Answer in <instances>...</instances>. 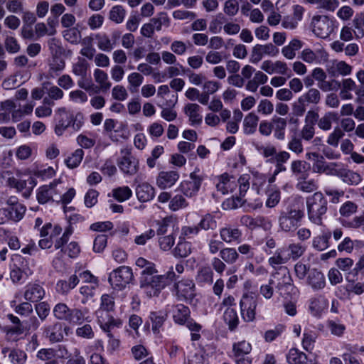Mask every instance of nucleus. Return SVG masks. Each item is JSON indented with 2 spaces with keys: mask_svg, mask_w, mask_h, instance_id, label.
Wrapping results in <instances>:
<instances>
[{
  "mask_svg": "<svg viewBox=\"0 0 364 364\" xmlns=\"http://www.w3.org/2000/svg\"><path fill=\"white\" fill-rule=\"evenodd\" d=\"M114 299L109 294H103L101 296L100 309L97 311V321L100 328L104 331H107L113 327H119L122 324L120 319L114 318L110 312L114 309Z\"/></svg>",
  "mask_w": 364,
  "mask_h": 364,
  "instance_id": "nucleus-1",
  "label": "nucleus"
},
{
  "mask_svg": "<svg viewBox=\"0 0 364 364\" xmlns=\"http://www.w3.org/2000/svg\"><path fill=\"white\" fill-rule=\"evenodd\" d=\"M327 200L321 192L314 193L306 200L309 219L314 224L321 225L323 215L327 211Z\"/></svg>",
  "mask_w": 364,
  "mask_h": 364,
  "instance_id": "nucleus-2",
  "label": "nucleus"
},
{
  "mask_svg": "<svg viewBox=\"0 0 364 364\" xmlns=\"http://www.w3.org/2000/svg\"><path fill=\"white\" fill-rule=\"evenodd\" d=\"M66 188L60 180H54L48 185L39 187L36 193V198L39 203L46 204L49 202L58 203L61 198V192H64Z\"/></svg>",
  "mask_w": 364,
  "mask_h": 364,
  "instance_id": "nucleus-3",
  "label": "nucleus"
},
{
  "mask_svg": "<svg viewBox=\"0 0 364 364\" xmlns=\"http://www.w3.org/2000/svg\"><path fill=\"white\" fill-rule=\"evenodd\" d=\"M58 114L60 119L55 127V133L58 136H61L69 127H72L74 130H78L83 124V115L80 112L74 115L65 108H60Z\"/></svg>",
  "mask_w": 364,
  "mask_h": 364,
  "instance_id": "nucleus-4",
  "label": "nucleus"
},
{
  "mask_svg": "<svg viewBox=\"0 0 364 364\" xmlns=\"http://www.w3.org/2000/svg\"><path fill=\"white\" fill-rule=\"evenodd\" d=\"M237 183L239 186L240 196L233 197L231 200L232 208H237L242 206L245 203L250 208L255 210L262 206V201L259 199H256L254 202H252L248 199H243L247 191L249 189V177L248 176H242L237 180Z\"/></svg>",
  "mask_w": 364,
  "mask_h": 364,
  "instance_id": "nucleus-5",
  "label": "nucleus"
},
{
  "mask_svg": "<svg viewBox=\"0 0 364 364\" xmlns=\"http://www.w3.org/2000/svg\"><path fill=\"white\" fill-rule=\"evenodd\" d=\"M132 279V269L127 266H121L109 274L108 282L112 288L121 290L125 288Z\"/></svg>",
  "mask_w": 364,
  "mask_h": 364,
  "instance_id": "nucleus-6",
  "label": "nucleus"
},
{
  "mask_svg": "<svg viewBox=\"0 0 364 364\" xmlns=\"http://www.w3.org/2000/svg\"><path fill=\"white\" fill-rule=\"evenodd\" d=\"M312 32L318 38H328L334 30V23L328 16L316 15L313 16L311 22Z\"/></svg>",
  "mask_w": 364,
  "mask_h": 364,
  "instance_id": "nucleus-7",
  "label": "nucleus"
},
{
  "mask_svg": "<svg viewBox=\"0 0 364 364\" xmlns=\"http://www.w3.org/2000/svg\"><path fill=\"white\" fill-rule=\"evenodd\" d=\"M121 156L117 160L120 171L126 176L135 175L139 168V164L132 154L131 149L124 148L121 150Z\"/></svg>",
  "mask_w": 364,
  "mask_h": 364,
  "instance_id": "nucleus-8",
  "label": "nucleus"
},
{
  "mask_svg": "<svg viewBox=\"0 0 364 364\" xmlns=\"http://www.w3.org/2000/svg\"><path fill=\"white\" fill-rule=\"evenodd\" d=\"M163 277L155 275L154 277H141L140 280V287L149 297L157 296L162 289L167 286Z\"/></svg>",
  "mask_w": 364,
  "mask_h": 364,
  "instance_id": "nucleus-9",
  "label": "nucleus"
},
{
  "mask_svg": "<svg viewBox=\"0 0 364 364\" xmlns=\"http://www.w3.org/2000/svg\"><path fill=\"white\" fill-rule=\"evenodd\" d=\"M240 313L245 322H252L255 319L257 297L253 294H244L240 302Z\"/></svg>",
  "mask_w": 364,
  "mask_h": 364,
  "instance_id": "nucleus-10",
  "label": "nucleus"
},
{
  "mask_svg": "<svg viewBox=\"0 0 364 364\" xmlns=\"http://www.w3.org/2000/svg\"><path fill=\"white\" fill-rule=\"evenodd\" d=\"M304 212L299 209H291L288 212L282 213L279 216V226L285 232L295 230Z\"/></svg>",
  "mask_w": 364,
  "mask_h": 364,
  "instance_id": "nucleus-11",
  "label": "nucleus"
},
{
  "mask_svg": "<svg viewBox=\"0 0 364 364\" xmlns=\"http://www.w3.org/2000/svg\"><path fill=\"white\" fill-rule=\"evenodd\" d=\"M39 231L40 236L42 237L38 242L39 247L41 249H48L52 247L53 240L61 234L62 228L48 223L44 225Z\"/></svg>",
  "mask_w": 364,
  "mask_h": 364,
  "instance_id": "nucleus-12",
  "label": "nucleus"
},
{
  "mask_svg": "<svg viewBox=\"0 0 364 364\" xmlns=\"http://www.w3.org/2000/svg\"><path fill=\"white\" fill-rule=\"evenodd\" d=\"M272 276V279L277 281V288L281 291V294H287L294 289L292 279L287 267L280 266Z\"/></svg>",
  "mask_w": 364,
  "mask_h": 364,
  "instance_id": "nucleus-13",
  "label": "nucleus"
},
{
  "mask_svg": "<svg viewBox=\"0 0 364 364\" xmlns=\"http://www.w3.org/2000/svg\"><path fill=\"white\" fill-rule=\"evenodd\" d=\"M190 178L189 181H182L180 185L181 191L188 197H192L197 193L203 180V178L196 171L190 174Z\"/></svg>",
  "mask_w": 364,
  "mask_h": 364,
  "instance_id": "nucleus-14",
  "label": "nucleus"
},
{
  "mask_svg": "<svg viewBox=\"0 0 364 364\" xmlns=\"http://www.w3.org/2000/svg\"><path fill=\"white\" fill-rule=\"evenodd\" d=\"M278 53L279 50L271 43L265 45L257 44L252 48L250 62L252 63H257L262 60L264 55L275 56Z\"/></svg>",
  "mask_w": 364,
  "mask_h": 364,
  "instance_id": "nucleus-15",
  "label": "nucleus"
},
{
  "mask_svg": "<svg viewBox=\"0 0 364 364\" xmlns=\"http://www.w3.org/2000/svg\"><path fill=\"white\" fill-rule=\"evenodd\" d=\"M175 289L181 299H191L195 296V284L191 279H181L175 284Z\"/></svg>",
  "mask_w": 364,
  "mask_h": 364,
  "instance_id": "nucleus-16",
  "label": "nucleus"
},
{
  "mask_svg": "<svg viewBox=\"0 0 364 364\" xmlns=\"http://www.w3.org/2000/svg\"><path fill=\"white\" fill-rule=\"evenodd\" d=\"M112 37L114 38V40L111 39L106 33H99L95 34V38L97 41L98 48L105 52H110L115 47L116 41L119 37V33L115 32Z\"/></svg>",
  "mask_w": 364,
  "mask_h": 364,
  "instance_id": "nucleus-17",
  "label": "nucleus"
},
{
  "mask_svg": "<svg viewBox=\"0 0 364 364\" xmlns=\"http://www.w3.org/2000/svg\"><path fill=\"white\" fill-rule=\"evenodd\" d=\"M328 73L331 76L348 75L352 72V67L343 60H332L327 68Z\"/></svg>",
  "mask_w": 364,
  "mask_h": 364,
  "instance_id": "nucleus-18",
  "label": "nucleus"
},
{
  "mask_svg": "<svg viewBox=\"0 0 364 364\" xmlns=\"http://www.w3.org/2000/svg\"><path fill=\"white\" fill-rule=\"evenodd\" d=\"M261 69L269 74L278 73L281 75H286L289 70L287 63L280 60L275 62L264 60L261 65Z\"/></svg>",
  "mask_w": 364,
  "mask_h": 364,
  "instance_id": "nucleus-19",
  "label": "nucleus"
},
{
  "mask_svg": "<svg viewBox=\"0 0 364 364\" xmlns=\"http://www.w3.org/2000/svg\"><path fill=\"white\" fill-rule=\"evenodd\" d=\"M237 186V180L232 176L224 173L220 176L219 182L217 184V189L223 194L232 192Z\"/></svg>",
  "mask_w": 364,
  "mask_h": 364,
  "instance_id": "nucleus-20",
  "label": "nucleus"
},
{
  "mask_svg": "<svg viewBox=\"0 0 364 364\" xmlns=\"http://www.w3.org/2000/svg\"><path fill=\"white\" fill-rule=\"evenodd\" d=\"M178 172L174 171H162L157 178V185L161 189L171 187L178 179Z\"/></svg>",
  "mask_w": 364,
  "mask_h": 364,
  "instance_id": "nucleus-21",
  "label": "nucleus"
},
{
  "mask_svg": "<svg viewBox=\"0 0 364 364\" xmlns=\"http://www.w3.org/2000/svg\"><path fill=\"white\" fill-rule=\"evenodd\" d=\"M44 296L43 288L37 284L28 285L24 293L25 299L31 302H37L41 300Z\"/></svg>",
  "mask_w": 364,
  "mask_h": 364,
  "instance_id": "nucleus-22",
  "label": "nucleus"
},
{
  "mask_svg": "<svg viewBox=\"0 0 364 364\" xmlns=\"http://www.w3.org/2000/svg\"><path fill=\"white\" fill-rule=\"evenodd\" d=\"M200 109V107L195 103H188L184 107V113L188 117L191 124H200L202 122Z\"/></svg>",
  "mask_w": 364,
  "mask_h": 364,
  "instance_id": "nucleus-23",
  "label": "nucleus"
},
{
  "mask_svg": "<svg viewBox=\"0 0 364 364\" xmlns=\"http://www.w3.org/2000/svg\"><path fill=\"white\" fill-rule=\"evenodd\" d=\"M308 284L314 290H320L325 287L326 281L324 275L317 269H312L307 279Z\"/></svg>",
  "mask_w": 364,
  "mask_h": 364,
  "instance_id": "nucleus-24",
  "label": "nucleus"
},
{
  "mask_svg": "<svg viewBox=\"0 0 364 364\" xmlns=\"http://www.w3.org/2000/svg\"><path fill=\"white\" fill-rule=\"evenodd\" d=\"M338 177L349 186H357L362 181V177L358 173L346 168L340 169Z\"/></svg>",
  "mask_w": 364,
  "mask_h": 364,
  "instance_id": "nucleus-25",
  "label": "nucleus"
},
{
  "mask_svg": "<svg viewBox=\"0 0 364 364\" xmlns=\"http://www.w3.org/2000/svg\"><path fill=\"white\" fill-rule=\"evenodd\" d=\"M289 364H312L307 355L296 348H291L287 355Z\"/></svg>",
  "mask_w": 364,
  "mask_h": 364,
  "instance_id": "nucleus-26",
  "label": "nucleus"
},
{
  "mask_svg": "<svg viewBox=\"0 0 364 364\" xmlns=\"http://www.w3.org/2000/svg\"><path fill=\"white\" fill-rule=\"evenodd\" d=\"M272 122L274 137L278 140H284L287 125V120L284 118L274 117L272 118Z\"/></svg>",
  "mask_w": 364,
  "mask_h": 364,
  "instance_id": "nucleus-27",
  "label": "nucleus"
},
{
  "mask_svg": "<svg viewBox=\"0 0 364 364\" xmlns=\"http://www.w3.org/2000/svg\"><path fill=\"white\" fill-rule=\"evenodd\" d=\"M220 236L222 240L227 243L235 241L239 242L242 232L238 228H232L230 227L223 228L220 230Z\"/></svg>",
  "mask_w": 364,
  "mask_h": 364,
  "instance_id": "nucleus-28",
  "label": "nucleus"
},
{
  "mask_svg": "<svg viewBox=\"0 0 364 364\" xmlns=\"http://www.w3.org/2000/svg\"><path fill=\"white\" fill-rule=\"evenodd\" d=\"M136 195L140 201L146 202L154 197V189L150 184L143 183L136 187Z\"/></svg>",
  "mask_w": 364,
  "mask_h": 364,
  "instance_id": "nucleus-29",
  "label": "nucleus"
},
{
  "mask_svg": "<svg viewBox=\"0 0 364 364\" xmlns=\"http://www.w3.org/2000/svg\"><path fill=\"white\" fill-rule=\"evenodd\" d=\"M309 169V165L304 161L295 160L291 164V172L298 178L308 177Z\"/></svg>",
  "mask_w": 364,
  "mask_h": 364,
  "instance_id": "nucleus-30",
  "label": "nucleus"
},
{
  "mask_svg": "<svg viewBox=\"0 0 364 364\" xmlns=\"http://www.w3.org/2000/svg\"><path fill=\"white\" fill-rule=\"evenodd\" d=\"M213 272L208 266L201 267L197 272L196 280L200 284H211L213 282Z\"/></svg>",
  "mask_w": 364,
  "mask_h": 364,
  "instance_id": "nucleus-31",
  "label": "nucleus"
},
{
  "mask_svg": "<svg viewBox=\"0 0 364 364\" xmlns=\"http://www.w3.org/2000/svg\"><path fill=\"white\" fill-rule=\"evenodd\" d=\"M79 277L76 274L71 275L68 280L62 279L57 283V289L61 294H67L74 289L79 283Z\"/></svg>",
  "mask_w": 364,
  "mask_h": 364,
  "instance_id": "nucleus-32",
  "label": "nucleus"
},
{
  "mask_svg": "<svg viewBox=\"0 0 364 364\" xmlns=\"http://www.w3.org/2000/svg\"><path fill=\"white\" fill-rule=\"evenodd\" d=\"M45 333L46 337L52 342H58L63 338L62 325L60 323H55L46 327Z\"/></svg>",
  "mask_w": 364,
  "mask_h": 364,
  "instance_id": "nucleus-33",
  "label": "nucleus"
},
{
  "mask_svg": "<svg viewBox=\"0 0 364 364\" xmlns=\"http://www.w3.org/2000/svg\"><path fill=\"white\" fill-rule=\"evenodd\" d=\"M259 117L250 112L245 116L243 120V130L245 134H252L256 132Z\"/></svg>",
  "mask_w": 364,
  "mask_h": 364,
  "instance_id": "nucleus-34",
  "label": "nucleus"
},
{
  "mask_svg": "<svg viewBox=\"0 0 364 364\" xmlns=\"http://www.w3.org/2000/svg\"><path fill=\"white\" fill-rule=\"evenodd\" d=\"M190 310L188 307L183 304H178L174 306L173 310V318L176 323L183 324L189 317Z\"/></svg>",
  "mask_w": 364,
  "mask_h": 364,
  "instance_id": "nucleus-35",
  "label": "nucleus"
},
{
  "mask_svg": "<svg viewBox=\"0 0 364 364\" xmlns=\"http://www.w3.org/2000/svg\"><path fill=\"white\" fill-rule=\"evenodd\" d=\"M223 320L228 325L230 331H234L238 326L239 318L235 309L228 307L223 313Z\"/></svg>",
  "mask_w": 364,
  "mask_h": 364,
  "instance_id": "nucleus-36",
  "label": "nucleus"
},
{
  "mask_svg": "<svg viewBox=\"0 0 364 364\" xmlns=\"http://www.w3.org/2000/svg\"><path fill=\"white\" fill-rule=\"evenodd\" d=\"M93 76L102 91H107L111 87L112 83L108 80V75L104 70L99 68L95 69Z\"/></svg>",
  "mask_w": 364,
  "mask_h": 364,
  "instance_id": "nucleus-37",
  "label": "nucleus"
},
{
  "mask_svg": "<svg viewBox=\"0 0 364 364\" xmlns=\"http://www.w3.org/2000/svg\"><path fill=\"white\" fill-rule=\"evenodd\" d=\"M220 256L226 264H233L239 259V253L233 247H224L220 250Z\"/></svg>",
  "mask_w": 364,
  "mask_h": 364,
  "instance_id": "nucleus-38",
  "label": "nucleus"
},
{
  "mask_svg": "<svg viewBox=\"0 0 364 364\" xmlns=\"http://www.w3.org/2000/svg\"><path fill=\"white\" fill-rule=\"evenodd\" d=\"M252 350V346L246 341L235 343L232 346V351L235 358L243 357L248 355Z\"/></svg>",
  "mask_w": 364,
  "mask_h": 364,
  "instance_id": "nucleus-39",
  "label": "nucleus"
},
{
  "mask_svg": "<svg viewBox=\"0 0 364 364\" xmlns=\"http://www.w3.org/2000/svg\"><path fill=\"white\" fill-rule=\"evenodd\" d=\"M331 236L330 232H323L321 235H318L313 239V247L318 251H323L329 246V239Z\"/></svg>",
  "mask_w": 364,
  "mask_h": 364,
  "instance_id": "nucleus-40",
  "label": "nucleus"
},
{
  "mask_svg": "<svg viewBox=\"0 0 364 364\" xmlns=\"http://www.w3.org/2000/svg\"><path fill=\"white\" fill-rule=\"evenodd\" d=\"M321 100V93L316 88H311L306 93L299 98V103L318 104Z\"/></svg>",
  "mask_w": 364,
  "mask_h": 364,
  "instance_id": "nucleus-41",
  "label": "nucleus"
},
{
  "mask_svg": "<svg viewBox=\"0 0 364 364\" xmlns=\"http://www.w3.org/2000/svg\"><path fill=\"white\" fill-rule=\"evenodd\" d=\"M127 11L121 5L114 6L109 13V18L119 24L124 21L126 16Z\"/></svg>",
  "mask_w": 364,
  "mask_h": 364,
  "instance_id": "nucleus-42",
  "label": "nucleus"
},
{
  "mask_svg": "<svg viewBox=\"0 0 364 364\" xmlns=\"http://www.w3.org/2000/svg\"><path fill=\"white\" fill-rule=\"evenodd\" d=\"M149 318L151 321L153 332L154 333H159L166 319V315L161 312H151Z\"/></svg>",
  "mask_w": 364,
  "mask_h": 364,
  "instance_id": "nucleus-43",
  "label": "nucleus"
},
{
  "mask_svg": "<svg viewBox=\"0 0 364 364\" xmlns=\"http://www.w3.org/2000/svg\"><path fill=\"white\" fill-rule=\"evenodd\" d=\"M326 306V301L321 296L311 299L309 309L314 316H318Z\"/></svg>",
  "mask_w": 364,
  "mask_h": 364,
  "instance_id": "nucleus-44",
  "label": "nucleus"
},
{
  "mask_svg": "<svg viewBox=\"0 0 364 364\" xmlns=\"http://www.w3.org/2000/svg\"><path fill=\"white\" fill-rule=\"evenodd\" d=\"M127 81L129 83V90L131 92H134L138 90L139 87L143 83L144 77L141 73L134 72L128 75Z\"/></svg>",
  "mask_w": 364,
  "mask_h": 364,
  "instance_id": "nucleus-45",
  "label": "nucleus"
},
{
  "mask_svg": "<svg viewBox=\"0 0 364 364\" xmlns=\"http://www.w3.org/2000/svg\"><path fill=\"white\" fill-rule=\"evenodd\" d=\"M8 359L11 364H24L27 355L23 350L14 348L8 354Z\"/></svg>",
  "mask_w": 364,
  "mask_h": 364,
  "instance_id": "nucleus-46",
  "label": "nucleus"
},
{
  "mask_svg": "<svg viewBox=\"0 0 364 364\" xmlns=\"http://www.w3.org/2000/svg\"><path fill=\"white\" fill-rule=\"evenodd\" d=\"M84 156V151L81 149H76L71 154L67 159H65V163L70 168H74L79 166L81 163Z\"/></svg>",
  "mask_w": 364,
  "mask_h": 364,
  "instance_id": "nucleus-47",
  "label": "nucleus"
},
{
  "mask_svg": "<svg viewBox=\"0 0 364 364\" xmlns=\"http://www.w3.org/2000/svg\"><path fill=\"white\" fill-rule=\"evenodd\" d=\"M6 209L8 213L7 219H11L14 221H19L21 220L26 212V207L21 203Z\"/></svg>",
  "mask_w": 364,
  "mask_h": 364,
  "instance_id": "nucleus-48",
  "label": "nucleus"
},
{
  "mask_svg": "<svg viewBox=\"0 0 364 364\" xmlns=\"http://www.w3.org/2000/svg\"><path fill=\"white\" fill-rule=\"evenodd\" d=\"M191 253V244L188 242H179L173 250L175 257L183 258Z\"/></svg>",
  "mask_w": 364,
  "mask_h": 364,
  "instance_id": "nucleus-49",
  "label": "nucleus"
},
{
  "mask_svg": "<svg viewBox=\"0 0 364 364\" xmlns=\"http://www.w3.org/2000/svg\"><path fill=\"white\" fill-rule=\"evenodd\" d=\"M308 177H302L301 178H298V183L296 184V188L306 193L312 192L317 189L318 186L316 182L313 180H306Z\"/></svg>",
  "mask_w": 364,
  "mask_h": 364,
  "instance_id": "nucleus-50",
  "label": "nucleus"
},
{
  "mask_svg": "<svg viewBox=\"0 0 364 364\" xmlns=\"http://www.w3.org/2000/svg\"><path fill=\"white\" fill-rule=\"evenodd\" d=\"M267 199L266 206L268 208L275 207L280 200V191L274 187H269L267 191Z\"/></svg>",
  "mask_w": 364,
  "mask_h": 364,
  "instance_id": "nucleus-51",
  "label": "nucleus"
},
{
  "mask_svg": "<svg viewBox=\"0 0 364 364\" xmlns=\"http://www.w3.org/2000/svg\"><path fill=\"white\" fill-rule=\"evenodd\" d=\"M284 251V248H279L276 250L274 255L269 258L268 262L270 266L276 268V266L285 264L289 260L287 256L283 255Z\"/></svg>",
  "mask_w": 364,
  "mask_h": 364,
  "instance_id": "nucleus-52",
  "label": "nucleus"
},
{
  "mask_svg": "<svg viewBox=\"0 0 364 364\" xmlns=\"http://www.w3.org/2000/svg\"><path fill=\"white\" fill-rule=\"evenodd\" d=\"M63 36L67 41L72 44L79 43L81 39L80 31L75 27L65 30L63 32Z\"/></svg>",
  "mask_w": 364,
  "mask_h": 364,
  "instance_id": "nucleus-53",
  "label": "nucleus"
},
{
  "mask_svg": "<svg viewBox=\"0 0 364 364\" xmlns=\"http://www.w3.org/2000/svg\"><path fill=\"white\" fill-rule=\"evenodd\" d=\"M85 314L86 312L81 309H71L67 321L73 324H81L86 319Z\"/></svg>",
  "mask_w": 364,
  "mask_h": 364,
  "instance_id": "nucleus-54",
  "label": "nucleus"
},
{
  "mask_svg": "<svg viewBox=\"0 0 364 364\" xmlns=\"http://www.w3.org/2000/svg\"><path fill=\"white\" fill-rule=\"evenodd\" d=\"M70 310L65 304L58 303L53 308V314L57 319L67 321Z\"/></svg>",
  "mask_w": 364,
  "mask_h": 364,
  "instance_id": "nucleus-55",
  "label": "nucleus"
},
{
  "mask_svg": "<svg viewBox=\"0 0 364 364\" xmlns=\"http://www.w3.org/2000/svg\"><path fill=\"white\" fill-rule=\"evenodd\" d=\"M289 252L287 257L289 259L296 260L301 257L306 251V247L300 243H291L288 246Z\"/></svg>",
  "mask_w": 364,
  "mask_h": 364,
  "instance_id": "nucleus-56",
  "label": "nucleus"
},
{
  "mask_svg": "<svg viewBox=\"0 0 364 364\" xmlns=\"http://www.w3.org/2000/svg\"><path fill=\"white\" fill-rule=\"evenodd\" d=\"M132 195V191L128 186L119 187L112 191L113 197L119 202L128 200Z\"/></svg>",
  "mask_w": 364,
  "mask_h": 364,
  "instance_id": "nucleus-57",
  "label": "nucleus"
},
{
  "mask_svg": "<svg viewBox=\"0 0 364 364\" xmlns=\"http://www.w3.org/2000/svg\"><path fill=\"white\" fill-rule=\"evenodd\" d=\"M205 353L198 350L190 352L185 360L184 364H204Z\"/></svg>",
  "mask_w": 364,
  "mask_h": 364,
  "instance_id": "nucleus-58",
  "label": "nucleus"
},
{
  "mask_svg": "<svg viewBox=\"0 0 364 364\" xmlns=\"http://www.w3.org/2000/svg\"><path fill=\"white\" fill-rule=\"evenodd\" d=\"M88 67L89 64L84 58H79L73 66V72L75 75L83 79L87 75Z\"/></svg>",
  "mask_w": 364,
  "mask_h": 364,
  "instance_id": "nucleus-59",
  "label": "nucleus"
},
{
  "mask_svg": "<svg viewBox=\"0 0 364 364\" xmlns=\"http://www.w3.org/2000/svg\"><path fill=\"white\" fill-rule=\"evenodd\" d=\"M336 118V114L333 112H327L318 122V127L323 130L328 131L331 129L332 121Z\"/></svg>",
  "mask_w": 364,
  "mask_h": 364,
  "instance_id": "nucleus-60",
  "label": "nucleus"
},
{
  "mask_svg": "<svg viewBox=\"0 0 364 364\" xmlns=\"http://www.w3.org/2000/svg\"><path fill=\"white\" fill-rule=\"evenodd\" d=\"M344 132L338 127L334 128L333 131L327 138V144L331 146L337 147L339 141L343 137Z\"/></svg>",
  "mask_w": 364,
  "mask_h": 364,
  "instance_id": "nucleus-61",
  "label": "nucleus"
},
{
  "mask_svg": "<svg viewBox=\"0 0 364 364\" xmlns=\"http://www.w3.org/2000/svg\"><path fill=\"white\" fill-rule=\"evenodd\" d=\"M188 203L186 198L181 195H176L171 198L169 208L173 211H177L179 209L186 208Z\"/></svg>",
  "mask_w": 364,
  "mask_h": 364,
  "instance_id": "nucleus-62",
  "label": "nucleus"
},
{
  "mask_svg": "<svg viewBox=\"0 0 364 364\" xmlns=\"http://www.w3.org/2000/svg\"><path fill=\"white\" fill-rule=\"evenodd\" d=\"M318 87L323 92H329L338 90L341 87V83L333 79L331 80L323 79V81H321L318 83Z\"/></svg>",
  "mask_w": 364,
  "mask_h": 364,
  "instance_id": "nucleus-63",
  "label": "nucleus"
},
{
  "mask_svg": "<svg viewBox=\"0 0 364 364\" xmlns=\"http://www.w3.org/2000/svg\"><path fill=\"white\" fill-rule=\"evenodd\" d=\"M75 333L78 337L85 339H92L95 336L94 331L90 324H85L81 327H78Z\"/></svg>",
  "mask_w": 364,
  "mask_h": 364,
  "instance_id": "nucleus-64",
  "label": "nucleus"
}]
</instances>
